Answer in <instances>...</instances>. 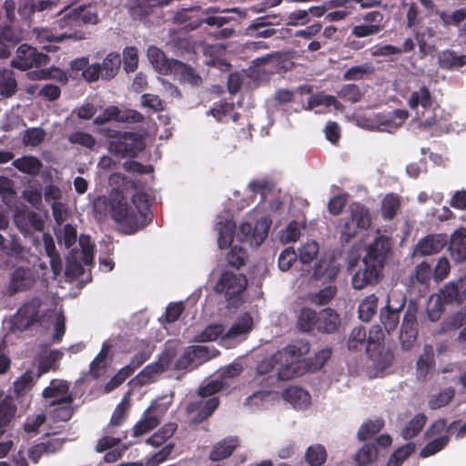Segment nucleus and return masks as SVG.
Segmentation results:
<instances>
[{"label":"nucleus","instance_id":"56","mask_svg":"<svg viewBox=\"0 0 466 466\" xmlns=\"http://www.w3.org/2000/svg\"><path fill=\"white\" fill-rule=\"evenodd\" d=\"M455 390L451 387L445 389L439 394L432 396L429 400V407L431 410L442 408L450 403L454 398Z\"/></svg>","mask_w":466,"mask_h":466},{"label":"nucleus","instance_id":"3","mask_svg":"<svg viewBox=\"0 0 466 466\" xmlns=\"http://www.w3.org/2000/svg\"><path fill=\"white\" fill-rule=\"evenodd\" d=\"M310 350V344L307 339H296L284 349L276 352V358L283 359L284 367L279 368L278 379L289 380L302 374L299 363L300 358Z\"/></svg>","mask_w":466,"mask_h":466},{"label":"nucleus","instance_id":"2","mask_svg":"<svg viewBox=\"0 0 466 466\" xmlns=\"http://www.w3.org/2000/svg\"><path fill=\"white\" fill-rule=\"evenodd\" d=\"M390 249V238L384 235L377 237L369 244L362 259L363 268L359 269L352 277L351 284L355 289H361L379 282Z\"/></svg>","mask_w":466,"mask_h":466},{"label":"nucleus","instance_id":"60","mask_svg":"<svg viewBox=\"0 0 466 466\" xmlns=\"http://www.w3.org/2000/svg\"><path fill=\"white\" fill-rule=\"evenodd\" d=\"M68 140L72 144H77L88 149H94L96 144V138L92 135L83 131L71 133Z\"/></svg>","mask_w":466,"mask_h":466},{"label":"nucleus","instance_id":"26","mask_svg":"<svg viewBox=\"0 0 466 466\" xmlns=\"http://www.w3.org/2000/svg\"><path fill=\"white\" fill-rule=\"evenodd\" d=\"M121 66L120 55L116 52H111L104 58L103 62L99 64L102 72V79L111 80L113 79Z\"/></svg>","mask_w":466,"mask_h":466},{"label":"nucleus","instance_id":"10","mask_svg":"<svg viewBox=\"0 0 466 466\" xmlns=\"http://www.w3.org/2000/svg\"><path fill=\"white\" fill-rule=\"evenodd\" d=\"M65 15L57 21L60 29H66L61 34L63 39L84 40L87 38V33L82 29L83 25L76 9H66Z\"/></svg>","mask_w":466,"mask_h":466},{"label":"nucleus","instance_id":"19","mask_svg":"<svg viewBox=\"0 0 466 466\" xmlns=\"http://www.w3.org/2000/svg\"><path fill=\"white\" fill-rule=\"evenodd\" d=\"M340 325L339 315L329 308L319 313L317 332L331 334L338 330Z\"/></svg>","mask_w":466,"mask_h":466},{"label":"nucleus","instance_id":"59","mask_svg":"<svg viewBox=\"0 0 466 466\" xmlns=\"http://www.w3.org/2000/svg\"><path fill=\"white\" fill-rule=\"evenodd\" d=\"M274 183L268 180H253L248 184V187L252 194H259L261 201H265L267 196L274 189Z\"/></svg>","mask_w":466,"mask_h":466},{"label":"nucleus","instance_id":"6","mask_svg":"<svg viewBox=\"0 0 466 466\" xmlns=\"http://www.w3.org/2000/svg\"><path fill=\"white\" fill-rule=\"evenodd\" d=\"M144 137L137 133L123 131L117 140H110L107 145L108 151L122 158L136 157L145 149Z\"/></svg>","mask_w":466,"mask_h":466},{"label":"nucleus","instance_id":"8","mask_svg":"<svg viewBox=\"0 0 466 466\" xmlns=\"http://www.w3.org/2000/svg\"><path fill=\"white\" fill-rule=\"evenodd\" d=\"M417 313L418 305L410 300L406 307L400 326V342L403 350H410L417 342L419 333Z\"/></svg>","mask_w":466,"mask_h":466},{"label":"nucleus","instance_id":"32","mask_svg":"<svg viewBox=\"0 0 466 466\" xmlns=\"http://www.w3.org/2000/svg\"><path fill=\"white\" fill-rule=\"evenodd\" d=\"M177 424L175 422H168L163 425L157 431L147 440V443L159 447L170 439L177 431Z\"/></svg>","mask_w":466,"mask_h":466},{"label":"nucleus","instance_id":"16","mask_svg":"<svg viewBox=\"0 0 466 466\" xmlns=\"http://www.w3.org/2000/svg\"><path fill=\"white\" fill-rule=\"evenodd\" d=\"M449 251L455 262L466 260V228H460L451 236Z\"/></svg>","mask_w":466,"mask_h":466},{"label":"nucleus","instance_id":"35","mask_svg":"<svg viewBox=\"0 0 466 466\" xmlns=\"http://www.w3.org/2000/svg\"><path fill=\"white\" fill-rule=\"evenodd\" d=\"M327 456L325 447L319 443L310 445L305 452V460L309 466H322Z\"/></svg>","mask_w":466,"mask_h":466},{"label":"nucleus","instance_id":"39","mask_svg":"<svg viewBox=\"0 0 466 466\" xmlns=\"http://www.w3.org/2000/svg\"><path fill=\"white\" fill-rule=\"evenodd\" d=\"M378 308V298L371 294L367 296L359 305V318L368 322L375 315Z\"/></svg>","mask_w":466,"mask_h":466},{"label":"nucleus","instance_id":"41","mask_svg":"<svg viewBox=\"0 0 466 466\" xmlns=\"http://www.w3.org/2000/svg\"><path fill=\"white\" fill-rule=\"evenodd\" d=\"M374 66L370 63L350 67L344 74L343 79L346 81H356L364 79L366 76L373 74Z\"/></svg>","mask_w":466,"mask_h":466},{"label":"nucleus","instance_id":"55","mask_svg":"<svg viewBox=\"0 0 466 466\" xmlns=\"http://www.w3.org/2000/svg\"><path fill=\"white\" fill-rule=\"evenodd\" d=\"M46 137V132L41 127H31L25 131L22 141L25 146L37 147Z\"/></svg>","mask_w":466,"mask_h":466},{"label":"nucleus","instance_id":"28","mask_svg":"<svg viewBox=\"0 0 466 466\" xmlns=\"http://www.w3.org/2000/svg\"><path fill=\"white\" fill-rule=\"evenodd\" d=\"M319 313L309 308H303L299 315L297 327L303 332L317 331Z\"/></svg>","mask_w":466,"mask_h":466},{"label":"nucleus","instance_id":"36","mask_svg":"<svg viewBox=\"0 0 466 466\" xmlns=\"http://www.w3.org/2000/svg\"><path fill=\"white\" fill-rule=\"evenodd\" d=\"M150 0H130L129 14L137 20H144L153 12Z\"/></svg>","mask_w":466,"mask_h":466},{"label":"nucleus","instance_id":"38","mask_svg":"<svg viewBox=\"0 0 466 466\" xmlns=\"http://www.w3.org/2000/svg\"><path fill=\"white\" fill-rule=\"evenodd\" d=\"M253 320L249 314L245 313L227 331L225 338L234 339L240 335L248 333L252 329Z\"/></svg>","mask_w":466,"mask_h":466},{"label":"nucleus","instance_id":"18","mask_svg":"<svg viewBox=\"0 0 466 466\" xmlns=\"http://www.w3.org/2000/svg\"><path fill=\"white\" fill-rule=\"evenodd\" d=\"M404 307L405 299H403L401 304L396 309L391 308L390 299H388L386 306L381 308L380 319L388 333L395 330L398 327L400 323V314Z\"/></svg>","mask_w":466,"mask_h":466},{"label":"nucleus","instance_id":"24","mask_svg":"<svg viewBox=\"0 0 466 466\" xmlns=\"http://www.w3.org/2000/svg\"><path fill=\"white\" fill-rule=\"evenodd\" d=\"M401 207V198L398 194H387L381 200L380 213L385 220H392Z\"/></svg>","mask_w":466,"mask_h":466},{"label":"nucleus","instance_id":"11","mask_svg":"<svg viewBox=\"0 0 466 466\" xmlns=\"http://www.w3.org/2000/svg\"><path fill=\"white\" fill-rule=\"evenodd\" d=\"M35 282L34 272L29 268L18 267L11 273L9 293L15 295L30 289Z\"/></svg>","mask_w":466,"mask_h":466},{"label":"nucleus","instance_id":"57","mask_svg":"<svg viewBox=\"0 0 466 466\" xmlns=\"http://www.w3.org/2000/svg\"><path fill=\"white\" fill-rule=\"evenodd\" d=\"M23 31L12 25H0V38L15 46L23 39Z\"/></svg>","mask_w":466,"mask_h":466},{"label":"nucleus","instance_id":"22","mask_svg":"<svg viewBox=\"0 0 466 466\" xmlns=\"http://www.w3.org/2000/svg\"><path fill=\"white\" fill-rule=\"evenodd\" d=\"M350 219L363 229H367L371 225V216L370 209L360 202H353L350 206Z\"/></svg>","mask_w":466,"mask_h":466},{"label":"nucleus","instance_id":"12","mask_svg":"<svg viewBox=\"0 0 466 466\" xmlns=\"http://www.w3.org/2000/svg\"><path fill=\"white\" fill-rule=\"evenodd\" d=\"M347 348L351 352L365 350L369 359L374 358V352L370 346L367 329L364 326L354 327L349 334Z\"/></svg>","mask_w":466,"mask_h":466},{"label":"nucleus","instance_id":"27","mask_svg":"<svg viewBox=\"0 0 466 466\" xmlns=\"http://www.w3.org/2000/svg\"><path fill=\"white\" fill-rule=\"evenodd\" d=\"M438 60L443 69H458L466 65V55H458L454 50L448 49L440 54Z\"/></svg>","mask_w":466,"mask_h":466},{"label":"nucleus","instance_id":"34","mask_svg":"<svg viewBox=\"0 0 466 466\" xmlns=\"http://www.w3.org/2000/svg\"><path fill=\"white\" fill-rule=\"evenodd\" d=\"M384 425V420L380 418H378L374 420H370L365 421L358 431V440L360 441H365L371 439L383 429Z\"/></svg>","mask_w":466,"mask_h":466},{"label":"nucleus","instance_id":"20","mask_svg":"<svg viewBox=\"0 0 466 466\" xmlns=\"http://www.w3.org/2000/svg\"><path fill=\"white\" fill-rule=\"evenodd\" d=\"M238 446L237 438H226L215 444L209 453V459L212 461H219L228 458Z\"/></svg>","mask_w":466,"mask_h":466},{"label":"nucleus","instance_id":"13","mask_svg":"<svg viewBox=\"0 0 466 466\" xmlns=\"http://www.w3.org/2000/svg\"><path fill=\"white\" fill-rule=\"evenodd\" d=\"M219 404V400L217 397H211L208 399L206 401H191L188 403L187 407V411L188 413H197L192 421L196 424L203 422L218 408Z\"/></svg>","mask_w":466,"mask_h":466},{"label":"nucleus","instance_id":"21","mask_svg":"<svg viewBox=\"0 0 466 466\" xmlns=\"http://www.w3.org/2000/svg\"><path fill=\"white\" fill-rule=\"evenodd\" d=\"M174 355V350H167L159 361L146 366L139 373L141 380L146 379L147 380H149L155 375L167 370L171 365L170 362Z\"/></svg>","mask_w":466,"mask_h":466},{"label":"nucleus","instance_id":"4","mask_svg":"<svg viewBox=\"0 0 466 466\" xmlns=\"http://www.w3.org/2000/svg\"><path fill=\"white\" fill-rule=\"evenodd\" d=\"M247 287L246 275L225 270L218 278L214 290L217 294L223 295L230 307L237 308L242 301V295Z\"/></svg>","mask_w":466,"mask_h":466},{"label":"nucleus","instance_id":"47","mask_svg":"<svg viewBox=\"0 0 466 466\" xmlns=\"http://www.w3.org/2000/svg\"><path fill=\"white\" fill-rule=\"evenodd\" d=\"M110 347L106 344H103L100 352L96 356V358L90 363V372L95 378H98L103 371H105L106 368V358L108 355V351Z\"/></svg>","mask_w":466,"mask_h":466},{"label":"nucleus","instance_id":"53","mask_svg":"<svg viewBox=\"0 0 466 466\" xmlns=\"http://www.w3.org/2000/svg\"><path fill=\"white\" fill-rule=\"evenodd\" d=\"M123 65L127 73L135 72L138 65V50L135 46L123 49Z\"/></svg>","mask_w":466,"mask_h":466},{"label":"nucleus","instance_id":"62","mask_svg":"<svg viewBox=\"0 0 466 466\" xmlns=\"http://www.w3.org/2000/svg\"><path fill=\"white\" fill-rule=\"evenodd\" d=\"M337 289L334 286H328L310 296V301L314 304L327 305L336 295Z\"/></svg>","mask_w":466,"mask_h":466},{"label":"nucleus","instance_id":"45","mask_svg":"<svg viewBox=\"0 0 466 466\" xmlns=\"http://www.w3.org/2000/svg\"><path fill=\"white\" fill-rule=\"evenodd\" d=\"M339 240L342 245L350 243L357 235L360 228L352 219L344 218L339 222Z\"/></svg>","mask_w":466,"mask_h":466},{"label":"nucleus","instance_id":"15","mask_svg":"<svg viewBox=\"0 0 466 466\" xmlns=\"http://www.w3.org/2000/svg\"><path fill=\"white\" fill-rule=\"evenodd\" d=\"M168 67L169 73L178 76L181 81L193 86H198L202 82L194 68L179 60L170 59Z\"/></svg>","mask_w":466,"mask_h":466},{"label":"nucleus","instance_id":"44","mask_svg":"<svg viewBox=\"0 0 466 466\" xmlns=\"http://www.w3.org/2000/svg\"><path fill=\"white\" fill-rule=\"evenodd\" d=\"M415 451V444L409 442L398 448L389 458L387 466H400Z\"/></svg>","mask_w":466,"mask_h":466},{"label":"nucleus","instance_id":"5","mask_svg":"<svg viewBox=\"0 0 466 466\" xmlns=\"http://www.w3.org/2000/svg\"><path fill=\"white\" fill-rule=\"evenodd\" d=\"M466 298V278H460L457 280L450 281L436 295L431 308H428L429 319L435 321L440 319L447 304L456 302L462 303Z\"/></svg>","mask_w":466,"mask_h":466},{"label":"nucleus","instance_id":"25","mask_svg":"<svg viewBox=\"0 0 466 466\" xmlns=\"http://www.w3.org/2000/svg\"><path fill=\"white\" fill-rule=\"evenodd\" d=\"M74 399L71 394H66V396L55 400L51 402V405H61L65 404L64 406L57 407L53 410V418L56 421H67L69 420L74 413L73 408L71 407V404L73 402Z\"/></svg>","mask_w":466,"mask_h":466},{"label":"nucleus","instance_id":"46","mask_svg":"<svg viewBox=\"0 0 466 466\" xmlns=\"http://www.w3.org/2000/svg\"><path fill=\"white\" fill-rule=\"evenodd\" d=\"M224 326L221 324H211L207 326L201 332L194 338L196 342L214 341L224 333Z\"/></svg>","mask_w":466,"mask_h":466},{"label":"nucleus","instance_id":"33","mask_svg":"<svg viewBox=\"0 0 466 466\" xmlns=\"http://www.w3.org/2000/svg\"><path fill=\"white\" fill-rule=\"evenodd\" d=\"M427 421L424 413H417L401 430V436L405 440L416 437L423 429Z\"/></svg>","mask_w":466,"mask_h":466},{"label":"nucleus","instance_id":"49","mask_svg":"<svg viewBox=\"0 0 466 466\" xmlns=\"http://www.w3.org/2000/svg\"><path fill=\"white\" fill-rule=\"evenodd\" d=\"M269 223L266 218L257 220L254 225L253 233L250 235V245L260 246L268 237Z\"/></svg>","mask_w":466,"mask_h":466},{"label":"nucleus","instance_id":"1","mask_svg":"<svg viewBox=\"0 0 466 466\" xmlns=\"http://www.w3.org/2000/svg\"><path fill=\"white\" fill-rule=\"evenodd\" d=\"M129 204L124 193L113 190L108 197V213L117 227L126 234H134L142 229L152 219L148 197L145 192H137Z\"/></svg>","mask_w":466,"mask_h":466},{"label":"nucleus","instance_id":"48","mask_svg":"<svg viewBox=\"0 0 466 466\" xmlns=\"http://www.w3.org/2000/svg\"><path fill=\"white\" fill-rule=\"evenodd\" d=\"M147 56L154 66L159 71L169 73V61L167 59L163 51L155 46H150L147 50Z\"/></svg>","mask_w":466,"mask_h":466},{"label":"nucleus","instance_id":"9","mask_svg":"<svg viewBox=\"0 0 466 466\" xmlns=\"http://www.w3.org/2000/svg\"><path fill=\"white\" fill-rule=\"evenodd\" d=\"M48 61L47 55L37 51L36 48L27 44H22L17 47L15 56L11 61V66L24 71L45 66Z\"/></svg>","mask_w":466,"mask_h":466},{"label":"nucleus","instance_id":"29","mask_svg":"<svg viewBox=\"0 0 466 466\" xmlns=\"http://www.w3.org/2000/svg\"><path fill=\"white\" fill-rule=\"evenodd\" d=\"M432 103L431 92L426 86H422L419 90L413 91L408 99V105L411 109H416L419 106H421L427 110L432 106Z\"/></svg>","mask_w":466,"mask_h":466},{"label":"nucleus","instance_id":"14","mask_svg":"<svg viewBox=\"0 0 466 466\" xmlns=\"http://www.w3.org/2000/svg\"><path fill=\"white\" fill-rule=\"evenodd\" d=\"M15 222L23 234H29L32 230L41 232L44 229V221L41 216L33 210L19 212L15 217Z\"/></svg>","mask_w":466,"mask_h":466},{"label":"nucleus","instance_id":"58","mask_svg":"<svg viewBox=\"0 0 466 466\" xmlns=\"http://www.w3.org/2000/svg\"><path fill=\"white\" fill-rule=\"evenodd\" d=\"M32 76L35 79H56L60 82L67 80L66 74L58 67L35 70L32 72Z\"/></svg>","mask_w":466,"mask_h":466},{"label":"nucleus","instance_id":"40","mask_svg":"<svg viewBox=\"0 0 466 466\" xmlns=\"http://www.w3.org/2000/svg\"><path fill=\"white\" fill-rule=\"evenodd\" d=\"M235 228L236 225L231 221L218 224V245L219 248H225L231 245L234 238Z\"/></svg>","mask_w":466,"mask_h":466},{"label":"nucleus","instance_id":"37","mask_svg":"<svg viewBox=\"0 0 466 466\" xmlns=\"http://www.w3.org/2000/svg\"><path fill=\"white\" fill-rule=\"evenodd\" d=\"M378 457V449L374 443L364 444L355 454V461L358 466H368Z\"/></svg>","mask_w":466,"mask_h":466},{"label":"nucleus","instance_id":"43","mask_svg":"<svg viewBox=\"0 0 466 466\" xmlns=\"http://www.w3.org/2000/svg\"><path fill=\"white\" fill-rule=\"evenodd\" d=\"M338 96L351 104L360 102L363 96L360 87L355 84H345L338 91Z\"/></svg>","mask_w":466,"mask_h":466},{"label":"nucleus","instance_id":"54","mask_svg":"<svg viewBox=\"0 0 466 466\" xmlns=\"http://www.w3.org/2000/svg\"><path fill=\"white\" fill-rule=\"evenodd\" d=\"M283 397L293 405H301L309 399V394L301 388L289 387L284 390Z\"/></svg>","mask_w":466,"mask_h":466},{"label":"nucleus","instance_id":"61","mask_svg":"<svg viewBox=\"0 0 466 466\" xmlns=\"http://www.w3.org/2000/svg\"><path fill=\"white\" fill-rule=\"evenodd\" d=\"M276 365L279 368L284 367L283 359L276 358V352L269 358H265L257 365L256 371L258 375H265L273 370Z\"/></svg>","mask_w":466,"mask_h":466},{"label":"nucleus","instance_id":"31","mask_svg":"<svg viewBox=\"0 0 466 466\" xmlns=\"http://www.w3.org/2000/svg\"><path fill=\"white\" fill-rule=\"evenodd\" d=\"M13 166L19 171L28 175H37L42 167L41 161L33 156H25L15 159Z\"/></svg>","mask_w":466,"mask_h":466},{"label":"nucleus","instance_id":"64","mask_svg":"<svg viewBox=\"0 0 466 466\" xmlns=\"http://www.w3.org/2000/svg\"><path fill=\"white\" fill-rule=\"evenodd\" d=\"M434 277L431 266L426 261H422L415 268V272L412 277L417 282L420 284H428L431 278Z\"/></svg>","mask_w":466,"mask_h":466},{"label":"nucleus","instance_id":"50","mask_svg":"<svg viewBox=\"0 0 466 466\" xmlns=\"http://www.w3.org/2000/svg\"><path fill=\"white\" fill-rule=\"evenodd\" d=\"M36 39L40 43L49 42L50 45L44 46V48L47 51H56L57 47L53 43L62 42L63 36L60 35H54L53 32L48 28L35 29Z\"/></svg>","mask_w":466,"mask_h":466},{"label":"nucleus","instance_id":"30","mask_svg":"<svg viewBox=\"0 0 466 466\" xmlns=\"http://www.w3.org/2000/svg\"><path fill=\"white\" fill-rule=\"evenodd\" d=\"M17 90L15 73L10 69L0 70V95L4 97L13 96Z\"/></svg>","mask_w":466,"mask_h":466},{"label":"nucleus","instance_id":"17","mask_svg":"<svg viewBox=\"0 0 466 466\" xmlns=\"http://www.w3.org/2000/svg\"><path fill=\"white\" fill-rule=\"evenodd\" d=\"M446 245V239L441 235H429L420 239L416 245V253L430 256L440 252Z\"/></svg>","mask_w":466,"mask_h":466},{"label":"nucleus","instance_id":"63","mask_svg":"<svg viewBox=\"0 0 466 466\" xmlns=\"http://www.w3.org/2000/svg\"><path fill=\"white\" fill-rule=\"evenodd\" d=\"M69 385L66 381L52 380L48 387L43 390V397L46 399L55 398L59 395L66 394Z\"/></svg>","mask_w":466,"mask_h":466},{"label":"nucleus","instance_id":"23","mask_svg":"<svg viewBox=\"0 0 466 466\" xmlns=\"http://www.w3.org/2000/svg\"><path fill=\"white\" fill-rule=\"evenodd\" d=\"M148 408L144 413L142 418L133 427V436H142L155 428L160 423V419L157 415L153 414Z\"/></svg>","mask_w":466,"mask_h":466},{"label":"nucleus","instance_id":"51","mask_svg":"<svg viewBox=\"0 0 466 466\" xmlns=\"http://www.w3.org/2000/svg\"><path fill=\"white\" fill-rule=\"evenodd\" d=\"M247 258L248 254L246 250L238 246L232 247L226 258L228 265L237 269H239L246 264Z\"/></svg>","mask_w":466,"mask_h":466},{"label":"nucleus","instance_id":"7","mask_svg":"<svg viewBox=\"0 0 466 466\" xmlns=\"http://www.w3.org/2000/svg\"><path fill=\"white\" fill-rule=\"evenodd\" d=\"M41 306L42 300L37 296L23 303L11 320L12 329L24 331L38 322Z\"/></svg>","mask_w":466,"mask_h":466},{"label":"nucleus","instance_id":"42","mask_svg":"<svg viewBox=\"0 0 466 466\" xmlns=\"http://www.w3.org/2000/svg\"><path fill=\"white\" fill-rule=\"evenodd\" d=\"M450 441L448 434H441L428 442L420 451V457L426 458L441 451Z\"/></svg>","mask_w":466,"mask_h":466},{"label":"nucleus","instance_id":"52","mask_svg":"<svg viewBox=\"0 0 466 466\" xmlns=\"http://www.w3.org/2000/svg\"><path fill=\"white\" fill-rule=\"evenodd\" d=\"M308 104L310 108L322 105L328 107L333 106L337 109H340L342 107L341 104L336 99L335 96L321 93L311 96L309 98Z\"/></svg>","mask_w":466,"mask_h":466}]
</instances>
